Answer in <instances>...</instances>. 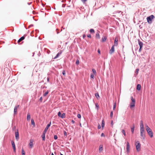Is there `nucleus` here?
I'll return each mask as SVG.
<instances>
[{"mask_svg":"<svg viewBox=\"0 0 155 155\" xmlns=\"http://www.w3.org/2000/svg\"><path fill=\"white\" fill-rule=\"evenodd\" d=\"M145 127L146 130L148 134L151 138H152L153 136V135L151 130L147 124L145 125Z\"/></svg>","mask_w":155,"mask_h":155,"instance_id":"nucleus-1","label":"nucleus"},{"mask_svg":"<svg viewBox=\"0 0 155 155\" xmlns=\"http://www.w3.org/2000/svg\"><path fill=\"white\" fill-rule=\"evenodd\" d=\"M131 102L130 103V108H132L135 106L136 101L135 99H134L132 96L131 97Z\"/></svg>","mask_w":155,"mask_h":155,"instance_id":"nucleus-2","label":"nucleus"},{"mask_svg":"<svg viewBox=\"0 0 155 155\" xmlns=\"http://www.w3.org/2000/svg\"><path fill=\"white\" fill-rule=\"evenodd\" d=\"M135 146L136 149L138 152L140 150L141 144L138 141L135 142Z\"/></svg>","mask_w":155,"mask_h":155,"instance_id":"nucleus-3","label":"nucleus"},{"mask_svg":"<svg viewBox=\"0 0 155 155\" xmlns=\"http://www.w3.org/2000/svg\"><path fill=\"white\" fill-rule=\"evenodd\" d=\"M154 18V16L153 15H152L147 18V22L149 24H151L152 22V20Z\"/></svg>","mask_w":155,"mask_h":155,"instance_id":"nucleus-4","label":"nucleus"},{"mask_svg":"<svg viewBox=\"0 0 155 155\" xmlns=\"http://www.w3.org/2000/svg\"><path fill=\"white\" fill-rule=\"evenodd\" d=\"M144 132V128L140 129V134L141 136L144 139L145 137L144 134H143Z\"/></svg>","mask_w":155,"mask_h":155,"instance_id":"nucleus-5","label":"nucleus"},{"mask_svg":"<svg viewBox=\"0 0 155 155\" xmlns=\"http://www.w3.org/2000/svg\"><path fill=\"white\" fill-rule=\"evenodd\" d=\"M30 142L29 144V147L30 148H31L33 147V140L31 139L30 140Z\"/></svg>","mask_w":155,"mask_h":155,"instance_id":"nucleus-6","label":"nucleus"},{"mask_svg":"<svg viewBox=\"0 0 155 155\" xmlns=\"http://www.w3.org/2000/svg\"><path fill=\"white\" fill-rule=\"evenodd\" d=\"M114 45H113L111 47V48L110 50L109 51V53L110 54H112L114 52Z\"/></svg>","mask_w":155,"mask_h":155,"instance_id":"nucleus-7","label":"nucleus"},{"mask_svg":"<svg viewBox=\"0 0 155 155\" xmlns=\"http://www.w3.org/2000/svg\"><path fill=\"white\" fill-rule=\"evenodd\" d=\"M11 143H12V147H13V150H14V152H16V148H15V143L14 142V141H11Z\"/></svg>","mask_w":155,"mask_h":155,"instance_id":"nucleus-8","label":"nucleus"},{"mask_svg":"<svg viewBox=\"0 0 155 155\" xmlns=\"http://www.w3.org/2000/svg\"><path fill=\"white\" fill-rule=\"evenodd\" d=\"M15 139L17 140H18L19 139V133L18 131L15 132Z\"/></svg>","mask_w":155,"mask_h":155,"instance_id":"nucleus-9","label":"nucleus"},{"mask_svg":"<svg viewBox=\"0 0 155 155\" xmlns=\"http://www.w3.org/2000/svg\"><path fill=\"white\" fill-rule=\"evenodd\" d=\"M130 146L129 143L128 142L127 143V146L126 147L127 151V152H129L130 150Z\"/></svg>","mask_w":155,"mask_h":155,"instance_id":"nucleus-10","label":"nucleus"},{"mask_svg":"<svg viewBox=\"0 0 155 155\" xmlns=\"http://www.w3.org/2000/svg\"><path fill=\"white\" fill-rule=\"evenodd\" d=\"M118 40L117 39V37H115V41H114V46H117L118 45Z\"/></svg>","mask_w":155,"mask_h":155,"instance_id":"nucleus-11","label":"nucleus"},{"mask_svg":"<svg viewBox=\"0 0 155 155\" xmlns=\"http://www.w3.org/2000/svg\"><path fill=\"white\" fill-rule=\"evenodd\" d=\"M139 44L140 47V48L139 49V51H140L141 49L143 47V43L141 41H139L138 42Z\"/></svg>","mask_w":155,"mask_h":155,"instance_id":"nucleus-12","label":"nucleus"},{"mask_svg":"<svg viewBox=\"0 0 155 155\" xmlns=\"http://www.w3.org/2000/svg\"><path fill=\"white\" fill-rule=\"evenodd\" d=\"M19 107V105H17L16 106H15V107L14 109V113L15 114L17 112V109Z\"/></svg>","mask_w":155,"mask_h":155,"instance_id":"nucleus-13","label":"nucleus"},{"mask_svg":"<svg viewBox=\"0 0 155 155\" xmlns=\"http://www.w3.org/2000/svg\"><path fill=\"white\" fill-rule=\"evenodd\" d=\"M103 150V146L102 145H100L99 146V152L100 153Z\"/></svg>","mask_w":155,"mask_h":155,"instance_id":"nucleus-14","label":"nucleus"},{"mask_svg":"<svg viewBox=\"0 0 155 155\" xmlns=\"http://www.w3.org/2000/svg\"><path fill=\"white\" fill-rule=\"evenodd\" d=\"M51 122H50L49 124H48L47 125V126L46 127V128H45V130H47H47H48V128L50 126V125H51Z\"/></svg>","mask_w":155,"mask_h":155,"instance_id":"nucleus-15","label":"nucleus"},{"mask_svg":"<svg viewBox=\"0 0 155 155\" xmlns=\"http://www.w3.org/2000/svg\"><path fill=\"white\" fill-rule=\"evenodd\" d=\"M107 37L106 36H104L102 37V42H104L107 39Z\"/></svg>","mask_w":155,"mask_h":155,"instance_id":"nucleus-16","label":"nucleus"},{"mask_svg":"<svg viewBox=\"0 0 155 155\" xmlns=\"http://www.w3.org/2000/svg\"><path fill=\"white\" fill-rule=\"evenodd\" d=\"M25 37L24 36H22L21 37L18 41V42L19 43L21 41H22L23 40L25 39Z\"/></svg>","mask_w":155,"mask_h":155,"instance_id":"nucleus-17","label":"nucleus"},{"mask_svg":"<svg viewBox=\"0 0 155 155\" xmlns=\"http://www.w3.org/2000/svg\"><path fill=\"white\" fill-rule=\"evenodd\" d=\"M141 128H144V126L142 120H141L140 122V129Z\"/></svg>","mask_w":155,"mask_h":155,"instance_id":"nucleus-18","label":"nucleus"},{"mask_svg":"<svg viewBox=\"0 0 155 155\" xmlns=\"http://www.w3.org/2000/svg\"><path fill=\"white\" fill-rule=\"evenodd\" d=\"M141 87V86L140 84H138L137 85V89L138 90L140 91V90Z\"/></svg>","mask_w":155,"mask_h":155,"instance_id":"nucleus-19","label":"nucleus"},{"mask_svg":"<svg viewBox=\"0 0 155 155\" xmlns=\"http://www.w3.org/2000/svg\"><path fill=\"white\" fill-rule=\"evenodd\" d=\"M31 118V115L29 113H28L27 116V120H29Z\"/></svg>","mask_w":155,"mask_h":155,"instance_id":"nucleus-20","label":"nucleus"},{"mask_svg":"<svg viewBox=\"0 0 155 155\" xmlns=\"http://www.w3.org/2000/svg\"><path fill=\"white\" fill-rule=\"evenodd\" d=\"M65 114L64 113H63L61 116V117L62 118H65Z\"/></svg>","mask_w":155,"mask_h":155,"instance_id":"nucleus-21","label":"nucleus"},{"mask_svg":"<svg viewBox=\"0 0 155 155\" xmlns=\"http://www.w3.org/2000/svg\"><path fill=\"white\" fill-rule=\"evenodd\" d=\"M96 37L97 39H99L100 38V36L98 33H96Z\"/></svg>","mask_w":155,"mask_h":155,"instance_id":"nucleus-22","label":"nucleus"},{"mask_svg":"<svg viewBox=\"0 0 155 155\" xmlns=\"http://www.w3.org/2000/svg\"><path fill=\"white\" fill-rule=\"evenodd\" d=\"M104 126V120H103L102 121L101 126L102 128H103Z\"/></svg>","mask_w":155,"mask_h":155,"instance_id":"nucleus-23","label":"nucleus"},{"mask_svg":"<svg viewBox=\"0 0 155 155\" xmlns=\"http://www.w3.org/2000/svg\"><path fill=\"white\" fill-rule=\"evenodd\" d=\"M41 137L42 138L43 140L45 141V135L44 134H42Z\"/></svg>","mask_w":155,"mask_h":155,"instance_id":"nucleus-24","label":"nucleus"},{"mask_svg":"<svg viewBox=\"0 0 155 155\" xmlns=\"http://www.w3.org/2000/svg\"><path fill=\"white\" fill-rule=\"evenodd\" d=\"M21 153H22V155H25V152L23 148L22 149Z\"/></svg>","mask_w":155,"mask_h":155,"instance_id":"nucleus-25","label":"nucleus"},{"mask_svg":"<svg viewBox=\"0 0 155 155\" xmlns=\"http://www.w3.org/2000/svg\"><path fill=\"white\" fill-rule=\"evenodd\" d=\"M134 126L133 127H132L131 128V131L133 134L134 133Z\"/></svg>","mask_w":155,"mask_h":155,"instance_id":"nucleus-26","label":"nucleus"},{"mask_svg":"<svg viewBox=\"0 0 155 155\" xmlns=\"http://www.w3.org/2000/svg\"><path fill=\"white\" fill-rule=\"evenodd\" d=\"M95 96L96 97L97 99H98L100 97V96L98 93H97L95 94Z\"/></svg>","mask_w":155,"mask_h":155,"instance_id":"nucleus-27","label":"nucleus"},{"mask_svg":"<svg viewBox=\"0 0 155 155\" xmlns=\"http://www.w3.org/2000/svg\"><path fill=\"white\" fill-rule=\"evenodd\" d=\"M61 54V53H58L57 54L56 56H55V57H54V59H56V58H57L59 56V54Z\"/></svg>","mask_w":155,"mask_h":155,"instance_id":"nucleus-28","label":"nucleus"},{"mask_svg":"<svg viewBox=\"0 0 155 155\" xmlns=\"http://www.w3.org/2000/svg\"><path fill=\"white\" fill-rule=\"evenodd\" d=\"M95 106L97 110H98L99 108V105L97 103H96L95 104Z\"/></svg>","mask_w":155,"mask_h":155,"instance_id":"nucleus-29","label":"nucleus"},{"mask_svg":"<svg viewBox=\"0 0 155 155\" xmlns=\"http://www.w3.org/2000/svg\"><path fill=\"white\" fill-rule=\"evenodd\" d=\"M48 91H46L44 94V95H43V96H46L48 94Z\"/></svg>","mask_w":155,"mask_h":155,"instance_id":"nucleus-30","label":"nucleus"},{"mask_svg":"<svg viewBox=\"0 0 155 155\" xmlns=\"http://www.w3.org/2000/svg\"><path fill=\"white\" fill-rule=\"evenodd\" d=\"M90 31L91 33H94V31L93 29H91L90 30Z\"/></svg>","mask_w":155,"mask_h":155,"instance_id":"nucleus-31","label":"nucleus"},{"mask_svg":"<svg viewBox=\"0 0 155 155\" xmlns=\"http://www.w3.org/2000/svg\"><path fill=\"white\" fill-rule=\"evenodd\" d=\"M31 123L32 124L34 125V126L35 125V123L34 122V120L33 119L31 120Z\"/></svg>","mask_w":155,"mask_h":155,"instance_id":"nucleus-32","label":"nucleus"},{"mask_svg":"<svg viewBox=\"0 0 155 155\" xmlns=\"http://www.w3.org/2000/svg\"><path fill=\"white\" fill-rule=\"evenodd\" d=\"M122 132L123 134H124V135L125 136L126 135V133H125V130H122Z\"/></svg>","mask_w":155,"mask_h":155,"instance_id":"nucleus-33","label":"nucleus"},{"mask_svg":"<svg viewBox=\"0 0 155 155\" xmlns=\"http://www.w3.org/2000/svg\"><path fill=\"white\" fill-rule=\"evenodd\" d=\"M61 114L60 111L58 113V116L59 117H61Z\"/></svg>","mask_w":155,"mask_h":155,"instance_id":"nucleus-34","label":"nucleus"},{"mask_svg":"<svg viewBox=\"0 0 155 155\" xmlns=\"http://www.w3.org/2000/svg\"><path fill=\"white\" fill-rule=\"evenodd\" d=\"M92 71L93 73L94 74H96V70L94 69H92Z\"/></svg>","mask_w":155,"mask_h":155,"instance_id":"nucleus-35","label":"nucleus"},{"mask_svg":"<svg viewBox=\"0 0 155 155\" xmlns=\"http://www.w3.org/2000/svg\"><path fill=\"white\" fill-rule=\"evenodd\" d=\"M113 116V111H111L110 113V117L111 118Z\"/></svg>","mask_w":155,"mask_h":155,"instance_id":"nucleus-36","label":"nucleus"},{"mask_svg":"<svg viewBox=\"0 0 155 155\" xmlns=\"http://www.w3.org/2000/svg\"><path fill=\"white\" fill-rule=\"evenodd\" d=\"M62 73L64 76L65 75L66 73H65V70H63V71H62Z\"/></svg>","mask_w":155,"mask_h":155,"instance_id":"nucleus-37","label":"nucleus"},{"mask_svg":"<svg viewBox=\"0 0 155 155\" xmlns=\"http://www.w3.org/2000/svg\"><path fill=\"white\" fill-rule=\"evenodd\" d=\"M116 103H114V106H113V110H114L116 108Z\"/></svg>","mask_w":155,"mask_h":155,"instance_id":"nucleus-38","label":"nucleus"},{"mask_svg":"<svg viewBox=\"0 0 155 155\" xmlns=\"http://www.w3.org/2000/svg\"><path fill=\"white\" fill-rule=\"evenodd\" d=\"M79 63V61L78 60H77L76 61V64H78Z\"/></svg>","mask_w":155,"mask_h":155,"instance_id":"nucleus-39","label":"nucleus"},{"mask_svg":"<svg viewBox=\"0 0 155 155\" xmlns=\"http://www.w3.org/2000/svg\"><path fill=\"white\" fill-rule=\"evenodd\" d=\"M54 138L55 140H56L58 138V137L56 135H55L54 136Z\"/></svg>","mask_w":155,"mask_h":155,"instance_id":"nucleus-40","label":"nucleus"},{"mask_svg":"<svg viewBox=\"0 0 155 155\" xmlns=\"http://www.w3.org/2000/svg\"><path fill=\"white\" fill-rule=\"evenodd\" d=\"M91 78H92L93 79H94V75L93 74H91Z\"/></svg>","mask_w":155,"mask_h":155,"instance_id":"nucleus-41","label":"nucleus"},{"mask_svg":"<svg viewBox=\"0 0 155 155\" xmlns=\"http://www.w3.org/2000/svg\"><path fill=\"white\" fill-rule=\"evenodd\" d=\"M77 117L79 118H81V114H78V115H77Z\"/></svg>","mask_w":155,"mask_h":155,"instance_id":"nucleus-42","label":"nucleus"},{"mask_svg":"<svg viewBox=\"0 0 155 155\" xmlns=\"http://www.w3.org/2000/svg\"><path fill=\"white\" fill-rule=\"evenodd\" d=\"M87 0H81L82 2L83 3H85L87 1Z\"/></svg>","mask_w":155,"mask_h":155,"instance_id":"nucleus-43","label":"nucleus"},{"mask_svg":"<svg viewBox=\"0 0 155 155\" xmlns=\"http://www.w3.org/2000/svg\"><path fill=\"white\" fill-rule=\"evenodd\" d=\"M139 71V69H136V72L137 73V74L138 73Z\"/></svg>","mask_w":155,"mask_h":155,"instance_id":"nucleus-44","label":"nucleus"},{"mask_svg":"<svg viewBox=\"0 0 155 155\" xmlns=\"http://www.w3.org/2000/svg\"><path fill=\"white\" fill-rule=\"evenodd\" d=\"M87 37L88 38H91V35H90V34H88L87 35Z\"/></svg>","mask_w":155,"mask_h":155,"instance_id":"nucleus-45","label":"nucleus"},{"mask_svg":"<svg viewBox=\"0 0 155 155\" xmlns=\"http://www.w3.org/2000/svg\"><path fill=\"white\" fill-rule=\"evenodd\" d=\"M47 131V130H44V132H43V134H45H45H46V132Z\"/></svg>","mask_w":155,"mask_h":155,"instance_id":"nucleus-46","label":"nucleus"},{"mask_svg":"<svg viewBox=\"0 0 155 155\" xmlns=\"http://www.w3.org/2000/svg\"><path fill=\"white\" fill-rule=\"evenodd\" d=\"M101 137H105V135L103 133H102L101 135Z\"/></svg>","mask_w":155,"mask_h":155,"instance_id":"nucleus-47","label":"nucleus"},{"mask_svg":"<svg viewBox=\"0 0 155 155\" xmlns=\"http://www.w3.org/2000/svg\"><path fill=\"white\" fill-rule=\"evenodd\" d=\"M98 53L99 54H100L101 53V51L100 49H98Z\"/></svg>","mask_w":155,"mask_h":155,"instance_id":"nucleus-48","label":"nucleus"},{"mask_svg":"<svg viewBox=\"0 0 155 155\" xmlns=\"http://www.w3.org/2000/svg\"><path fill=\"white\" fill-rule=\"evenodd\" d=\"M64 135L65 136H66L67 135V133L65 131H64Z\"/></svg>","mask_w":155,"mask_h":155,"instance_id":"nucleus-49","label":"nucleus"},{"mask_svg":"<svg viewBox=\"0 0 155 155\" xmlns=\"http://www.w3.org/2000/svg\"><path fill=\"white\" fill-rule=\"evenodd\" d=\"M101 128V127L100 125H99L98 126V129H100Z\"/></svg>","mask_w":155,"mask_h":155,"instance_id":"nucleus-50","label":"nucleus"},{"mask_svg":"<svg viewBox=\"0 0 155 155\" xmlns=\"http://www.w3.org/2000/svg\"><path fill=\"white\" fill-rule=\"evenodd\" d=\"M42 97H41L40 98V100L41 101H42Z\"/></svg>","mask_w":155,"mask_h":155,"instance_id":"nucleus-51","label":"nucleus"},{"mask_svg":"<svg viewBox=\"0 0 155 155\" xmlns=\"http://www.w3.org/2000/svg\"><path fill=\"white\" fill-rule=\"evenodd\" d=\"M71 122H72V123L73 124H74L75 123V121L73 120H72L71 121Z\"/></svg>","mask_w":155,"mask_h":155,"instance_id":"nucleus-52","label":"nucleus"},{"mask_svg":"<svg viewBox=\"0 0 155 155\" xmlns=\"http://www.w3.org/2000/svg\"><path fill=\"white\" fill-rule=\"evenodd\" d=\"M85 37V35L84 34L83 35V37L84 38Z\"/></svg>","mask_w":155,"mask_h":155,"instance_id":"nucleus-53","label":"nucleus"},{"mask_svg":"<svg viewBox=\"0 0 155 155\" xmlns=\"http://www.w3.org/2000/svg\"><path fill=\"white\" fill-rule=\"evenodd\" d=\"M47 81H49V78L48 77L47 78Z\"/></svg>","mask_w":155,"mask_h":155,"instance_id":"nucleus-54","label":"nucleus"},{"mask_svg":"<svg viewBox=\"0 0 155 155\" xmlns=\"http://www.w3.org/2000/svg\"><path fill=\"white\" fill-rule=\"evenodd\" d=\"M111 124L112 125H113V121H111Z\"/></svg>","mask_w":155,"mask_h":155,"instance_id":"nucleus-55","label":"nucleus"},{"mask_svg":"<svg viewBox=\"0 0 155 155\" xmlns=\"http://www.w3.org/2000/svg\"><path fill=\"white\" fill-rule=\"evenodd\" d=\"M60 155H63V154H61V153H60Z\"/></svg>","mask_w":155,"mask_h":155,"instance_id":"nucleus-56","label":"nucleus"}]
</instances>
